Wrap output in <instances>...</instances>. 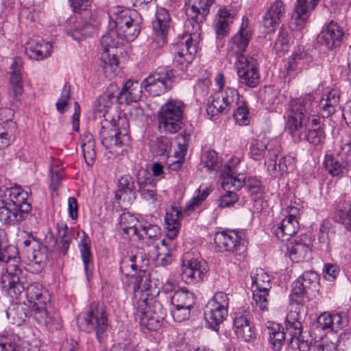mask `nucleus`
Wrapping results in <instances>:
<instances>
[{
  "label": "nucleus",
  "mask_w": 351,
  "mask_h": 351,
  "mask_svg": "<svg viewBox=\"0 0 351 351\" xmlns=\"http://www.w3.org/2000/svg\"><path fill=\"white\" fill-rule=\"evenodd\" d=\"M215 0H186L187 21L184 25L185 36L171 47L173 63L179 70L188 75V70L195 58L201 34V24L205 21L210 7Z\"/></svg>",
  "instance_id": "obj_1"
},
{
  "label": "nucleus",
  "mask_w": 351,
  "mask_h": 351,
  "mask_svg": "<svg viewBox=\"0 0 351 351\" xmlns=\"http://www.w3.org/2000/svg\"><path fill=\"white\" fill-rule=\"evenodd\" d=\"M315 105L311 95H305L291 100L287 108V128L295 143L306 140L318 145L322 143L326 134L319 117L312 114Z\"/></svg>",
  "instance_id": "obj_2"
},
{
  "label": "nucleus",
  "mask_w": 351,
  "mask_h": 351,
  "mask_svg": "<svg viewBox=\"0 0 351 351\" xmlns=\"http://www.w3.org/2000/svg\"><path fill=\"white\" fill-rule=\"evenodd\" d=\"M27 197L20 186L0 189V221L8 225L24 221L32 210Z\"/></svg>",
  "instance_id": "obj_3"
},
{
  "label": "nucleus",
  "mask_w": 351,
  "mask_h": 351,
  "mask_svg": "<svg viewBox=\"0 0 351 351\" xmlns=\"http://www.w3.org/2000/svg\"><path fill=\"white\" fill-rule=\"evenodd\" d=\"M76 16V23L67 30V34L73 40L80 41L90 36L98 25L90 9L91 0H69Z\"/></svg>",
  "instance_id": "obj_4"
},
{
  "label": "nucleus",
  "mask_w": 351,
  "mask_h": 351,
  "mask_svg": "<svg viewBox=\"0 0 351 351\" xmlns=\"http://www.w3.org/2000/svg\"><path fill=\"white\" fill-rule=\"evenodd\" d=\"M143 19L136 11L123 10L109 16V26L114 27L127 40H134L141 29Z\"/></svg>",
  "instance_id": "obj_5"
},
{
  "label": "nucleus",
  "mask_w": 351,
  "mask_h": 351,
  "mask_svg": "<svg viewBox=\"0 0 351 351\" xmlns=\"http://www.w3.org/2000/svg\"><path fill=\"white\" fill-rule=\"evenodd\" d=\"M136 316L139 319L141 327L156 330L166 316V311L159 301L143 299L138 302Z\"/></svg>",
  "instance_id": "obj_6"
},
{
  "label": "nucleus",
  "mask_w": 351,
  "mask_h": 351,
  "mask_svg": "<svg viewBox=\"0 0 351 351\" xmlns=\"http://www.w3.org/2000/svg\"><path fill=\"white\" fill-rule=\"evenodd\" d=\"M1 282L3 287H8V293L12 299H19L25 293L28 284L27 271L21 265L10 264L5 267Z\"/></svg>",
  "instance_id": "obj_7"
},
{
  "label": "nucleus",
  "mask_w": 351,
  "mask_h": 351,
  "mask_svg": "<svg viewBox=\"0 0 351 351\" xmlns=\"http://www.w3.org/2000/svg\"><path fill=\"white\" fill-rule=\"evenodd\" d=\"M239 94L237 89L227 87L223 90L215 92L210 97L206 112L211 119L226 114L239 104Z\"/></svg>",
  "instance_id": "obj_8"
},
{
  "label": "nucleus",
  "mask_w": 351,
  "mask_h": 351,
  "mask_svg": "<svg viewBox=\"0 0 351 351\" xmlns=\"http://www.w3.org/2000/svg\"><path fill=\"white\" fill-rule=\"evenodd\" d=\"M229 298L224 292H217L204 308V318L208 326L218 331L220 324L228 315Z\"/></svg>",
  "instance_id": "obj_9"
},
{
  "label": "nucleus",
  "mask_w": 351,
  "mask_h": 351,
  "mask_svg": "<svg viewBox=\"0 0 351 351\" xmlns=\"http://www.w3.org/2000/svg\"><path fill=\"white\" fill-rule=\"evenodd\" d=\"M175 80L173 70L160 67L148 75L142 82L145 90L152 96H159L172 88Z\"/></svg>",
  "instance_id": "obj_10"
},
{
  "label": "nucleus",
  "mask_w": 351,
  "mask_h": 351,
  "mask_svg": "<svg viewBox=\"0 0 351 351\" xmlns=\"http://www.w3.org/2000/svg\"><path fill=\"white\" fill-rule=\"evenodd\" d=\"M80 324L86 332H95L98 341L101 342L108 326V318L103 306L95 303L91 304Z\"/></svg>",
  "instance_id": "obj_11"
},
{
  "label": "nucleus",
  "mask_w": 351,
  "mask_h": 351,
  "mask_svg": "<svg viewBox=\"0 0 351 351\" xmlns=\"http://www.w3.org/2000/svg\"><path fill=\"white\" fill-rule=\"evenodd\" d=\"M239 83L249 88L256 87L260 83L258 62L252 56H240L235 62Z\"/></svg>",
  "instance_id": "obj_12"
},
{
  "label": "nucleus",
  "mask_w": 351,
  "mask_h": 351,
  "mask_svg": "<svg viewBox=\"0 0 351 351\" xmlns=\"http://www.w3.org/2000/svg\"><path fill=\"white\" fill-rule=\"evenodd\" d=\"M100 137L102 145L110 149L112 147H121L127 145L130 137L125 129L121 130L114 121L104 119L101 121Z\"/></svg>",
  "instance_id": "obj_13"
},
{
  "label": "nucleus",
  "mask_w": 351,
  "mask_h": 351,
  "mask_svg": "<svg viewBox=\"0 0 351 351\" xmlns=\"http://www.w3.org/2000/svg\"><path fill=\"white\" fill-rule=\"evenodd\" d=\"M181 269L182 279L189 284L201 282L208 271L206 262L192 257L189 252L182 258Z\"/></svg>",
  "instance_id": "obj_14"
},
{
  "label": "nucleus",
  "mask_w": 351,
  "mask_h": 351,
  "mask_svg": "<svg viewBox=\"0 0 351 351\" xmlns=\"http://www.w3.org/2000/svg\"><path fill=\"white\" fill-rule=\"evenodd\" d=\"M256 273L251 276L253 291V300L260 310L265 311L268 309L269 291L271 287L269 276L263 269L256 270Z\"/></svg>",
  "instance_id": "obj_15"
},
{
  "label": "nucleus",
  "mask_w": 351,
  "mask_h": 351,
  "mask_svg": "<svg viewBox=\"0 0 351 351\" xmlns=\"http://www.w3.org/2000/svg\"><path fill=\"white\" fill-rule=\"evenodd\" d=\"M170 16L167 10L157 9L156 19L153 22V40L150 44L152 49H161L167 43V35L170 27Z\"/></svg>",
  "instance_id": "obj_16"
},
{
  "label": "nucleus",
  "mask_w": 351,
  "mask_h": 351,
  "mask_svg": "<svg viewBox=\"0 0 351 351\" xmlns=\"http://www.w3.org/2000/svg\"><path fill=\"white\" fill-rule=\"evenodd\" d=\"M241 159L232 158L224 166L222 186L224 189L239 190L244 184L245 176L240 171Z\"/></svg>",
  "instance_id": "obj_17"
},
{
  "label": "nucleus",
  "mask_w": 351,
  "mask_h": 351,
  "mask_svg": "<svg viewBox=\"0 0 351 351\" xmlns=\"http://www.w3.org/2000/svg\"><path fill=\"white\" fill-rule=\"evenodd\" d=\"M344 32L341 26L336 22L331 21L324 27L322 32L317 35V43L328 50H333L341 46L344 38Z\"/></svg>",
  "instance_id": "obj_18"
},
{
  "label": "nucleus",
  "mask_w": 351,
  "mask_h": 351,
  "mask_svg": "<svg viewBox=\"0 0 351 351\" xmlns=\"http://www.w3.org/2000/svg\"><path fill=\"white\" fill-rule=\"evenodd\" d=\"M252 38V31L248 27L247 19L243 18L242 23L237 33L232 37L228 43V51L230 56H235L237 60L240 56H244L245 51Z\"/></svg>",
  "instance_id": "obj_19"
},
{
  "label": "nucleus",
  "mask_w": 351,
  "mask_h": 351,
  "mask_svg": "<svg viewBox=\"0 0 351 351\" xmlns=\"http://www.w3.org/2000/svg\"><path fill=\"white\" fill-rule=\"evenodd\" d=\"M319 0H297L289 21L293 30L300 31L304 29L309 13L314 10Z\"/></svg>",
  "instance_id": "obj_20"
},
{
  "label": "nucleus",
  "mask_w": 351,
  "mask_h": 351,
  "mask_svg": "<svg viewBox=\"0 0 351 351\" xmlns=\"http://www.w3.org/2000/svg\"><path fill=\"white\" fill-rule=\"evenodd\" d=\"M286 13V5L282 0H276L265 12L262 21L264 33L269 34L274 31L276 25L281 23Z\"/></svg>",
  "instance_id": "obj_21"
},
{
  "label": "nucleus",
  "mask_w": 351,
  "mask_h": 351,
  "mask_svg": "<svg viewBox=\"0 0 351 351\" xmlns=\"http://www.w3.org/2000/svg\"><path fill=\"white\" fill-rule=\"evenodd\" d=\"M348 153L345 159L339 156H334L326 154L324 161L326 170L332 176H339L347 173L350 169L351 165V147L348 146Z\"/></svg>",
  "instance_id": "obj_22"
},
{
  "label": "nucleus",
  "mask_w": 351,
  "mask_h": 351,
  "mask_svg": "<svg viewBox=\"0 0 351 351\" xmlns=\"http://www.w3.org/2000/svg\"><path fill=\"white\" fill-rule=\"evenodd\" d=\"M251 314L248 312L236 313L233 326L238 338L249 342L255 338V332L251 324Z\"/></svg>",
  "instance_id": "obj_23"
},
{
  "label": "nucleus",
  "mask_w": 351,
  "mask_h": 351,
  "mask_svg": "<svg viewBox=\"0 0 351 351\" xmlns=\"http://www.w3.org/2000/svg\"><path fill=\"white\" fill-rule=\"evenodd\" d=\"M319 276L314 271L304 272L293 283L292 293L293 295L304 296L313 291L317 286Z\"/></svg>",
  "instance_id": "obj_24"
},
{
  "label": "nucleus",
  "mask_w": 351,
  "mask_h": 351,
  "mask_svg": "<svg viewBox=\"0 0 351 351\" xmlns=\"http://www.w3.org/2000/svg\"><path fill=\"white\" fill-rule=\"evenodd\" d=\"M138 191L141 197L150 204L158 200V195L155 189L154 179L145 170L139 171L137 176Z\"/></svg>",
  "instance_id": "obj_25"
},
{
  "label": "nucleus",
  "mask_w": 351,
  "mask_h": 351,
  "mask_svg": "<svg viewBox=\"0 0 351 351\" xmlns=\"http://www.w3.org/2000/svg\"><path fill=\"white\" fill-rule=\"evenodd\" d=\"M241 237L235 230H226L217 232L214 241L221 250L234 252L240 247Z\"/></svg>",
  "instance_id": "obj_26"
},
{
  "label": "nucleus",
  "mask_w": 351,
  "mask_h": 351,
  "mask_svg": "<svg viewBox=\"0 0 351 351\" xmlns=\"http://www.w3.org/2000/svg\"><path fill=\"white\" fill-rule=\"evenodd\" d=\"M21 60L19 58H15L11 64L10 69V82L12 86V92L10 95L16 101H20L19 97L23 93V86L22 84L21 77Z\"/></svg>",
  "instance_id": "obj_27"
},
{
  "label": "nucleus",
  "mask_w": 351,
  "mask_h": 351,
  "mask_svg": "<svg viewBox=\"0 0 351 351\" xmlns=\"http://www.w3.org/2000/svg\"><path fill=\"white\" fill-rule=\"evenodd\" d=\"M142 86L138 82L128 80L117 95V101L120 104L138 101L142 96Z\"/></svg>",
  "instance_id": "obj_28"
},
{
  "label": "nucleus",
  "mask_w": 351,
  "mask_h": 351,
  "mask_svg": "<svg viewBox=\"0 0 351 351\" xmlns=\"http://www.w3.org/2000/svg\"><path fill=\"white\" fill-rule=\"evenodd\" d=\"M25 296L32 306L45 305L49 302V294L38 282L29 283L25 288Z\"/></svg>",
  "instance_id": "obj_29"
},
{
  "label": "nucleus",
  "mask_w": 351,
  "mask_h": 351,
  "mask_svg": "<svg viewBox=\"0 0 351 351\" xmlns=\"http://www.w3.org/2000/svg\"><path fill=\"white\" fill-rule=\"evenodd\" d=\"M135 194L134 178L129 176H122L119 180L118 189L115 193L116 200L132 202L136 197Z\"/></svg>",
  "instance_id": "obj_30"
},
{
  "label": "nucleus",
  "mask_w": 351,
  "mask_h": 351,
  "mask_svg": "<svg viewBox=\"0 0 351 351\" xmlns=\"http://www.w3.org/2000/svg\"><path fill=\"white\" fill-rule=\"evenodd\" d=\"M81 258L84 265V269L88 281L93 276L94 270L93 256L90 251V240L84 234L78 244Z\"/></svg>",
  "instance_id": "obj_31"
},
{
  "label": "nucleus",
  "mask_w": 351,
  "mask_h": 351,
  "mask_svg": "<svg viewBox=\"0 0 351 351\" xmlns=\"http://www.w3.org/2000/svg\"><path fill=\"white\" fill-rule=\"evenodd\" d=\"M52 51V45L49 43L29 41L25 44V51L32 60H42L49 56Z\"/></svg>",
  "instance_id": "obj_32"
},
{
  "label": "nucleus",
  "mask_w": 351,
  "mask_h": 351,
  "mask_svg": "<svg viewBox=\"0 0 351 351\" xmlns=\"http://www.w3.org/2000/svg\"><path fill=\"white\" fill-rule=\"evenodd\" d=\"M125 37H123L122 35L114 29V27L110 28L108 25V32L101 38V45L104 49L103 58L105 56L109 55V50L117 48L120 45H124L126 42H128Z\"/></svg>",
  "instance_id": "obj_33"
},
{
  "label": "nucleus",
  "mask_w": 351,
  "mask_h": 351,
  "mask_svg": "<svg viewBox=\"0 0 351 351\" xmlns=\"http://www.w3.org/2000/svg\"><path fill=\"white\" fill-rule=\"evenodd\" d=\"M138 221L137 219L129 213H123L119 216L117 228L125 234L129 238L136 236L138 239L143 238V235L137 228Z\"/></svg>",
  "instance_id": "obj_34"
},
{
  "label": "nucleus",
  "mask_w": 351,
  "mask_h": 351,
  "mask_svg": "<svg viewBox=\"0 0 351 351\" xmlns=\"http://www.w3.org/2000/svg\"><path fill=\"white\" fill-rule=\"evenodd\" d=\"M233 19V14L226 8L219 10L213 25L217 37L223 38L228 34Z\"/></svg>",
  "instance_id": "obj_35"
},
{
  "label": "nucleus",
  "mask_w": 351,
  "mask_h": 351,
  "mask_svg": "<svg viewBox=\"0 0 351 351\" xmlns=\"http://www.w3.org/2000/svg\"><path fill=\"white\" fill-rule=\"evenodd\" d=\"M299 229V223L298 219H291L285 217L274 230V234L276 237L282 241H289Z\"/></svg>",
  "instance_id": "obj_36"
},
{
  "label": "nucleus",
  "mask_w": 351,
  "mask_h": 351,
  "mask_svg": "<svg viewBox=\"0 0 351 351\" xmlns=\"http://www.w3.org/2000/svg\"><path fill=\"white\" fill-rule=\"evenodd\" d=\"M267 330L273 350L280 351L285 341L283 327L275 322H268Z\"/></svg>",
  "instance_id": "obj_37"
},
{
  "label": "nucleus",
  "mask_w": 351,
  "mask_h": 351,
  "mask_svg": "<svg viewBox=\"0 0 351 351\" xmlns=\"http://www.w3.org/2000/svg\"><path fill=\"white\" fill-rule=\"evenodd\" d=\"M333 220L342 224L351 232V204L346 200L339 202L333 215Z\"/></svg>",
  "instance_id": "obj_38"
},
{
  "label": "nucleus",
  "mask_w": 351,
  "mask_h": 351,
  "mask_svg": "<svg viewBox=\"0 0 351 351\" xmlns=\"http://www.w3.org/2000/svg\"><path fill=\"white\" fill-rule=\"evenodd\" d=\"M339 96L337 90L328 92L319 103L320 114L322 118H328L335 112V106L339 104Z\"/></svg>",
  "instance_id": "obj_39"
},
{
  "label": "nucleus",
  "mask_w": 351,
  "mask_h": 351,
  "mask_svg": "<svg viewBox=\"0 0 351 351\" xmlns=\"http://www.w3.org/2000/svg\"><path fill=\"white\" fill-rule=\"evenodd\" d=\"M184 104L180 100L169 99L158 112V117H184Z\"/></svg>",
  "instance_id": "obj_40"
},
{
  "label": "nucleus",
  "mask_w": 351,
  "mask_h": 351,
  "mask_svg": "<svg viewBox=\"0 0 351 351\" xmlns=\"http://www.w3.org/2000/svg\"><path fill=\"white\" fill-rule=\"evenodd\" d=\"M195 297L193 292L181 288L176 291L171 297V304L176 308H192L195 304Z\"/></svg>",
  "instance_id": "obj_41"
},
{
  "label": "nucleus",
  "mask_w": 351,
  "mask_h": 351,
  "mask_svg": "<svg viewBox=\"0 0 351 351\" xmlns=\"http://www.w3.org/2000/svg\"><path fill=\"white\" fill-rule=\"evenodd\" d=\"M180 211L177 209H173L171 212L167 213L165 217V230L166 236L169 240L168 242L172 243L178 234L180 230V223L178 217Z\"/></svg>",
  "instance_id": "obj_42"
},
{
  "label": "nucleus",
  "mask_w": 351,
  "mask_h": 351,
  "mask_svg": "<svg viewBox=\"0 0 351 351\" xmlns=\"http://www.w3.org/2000/svg\"><path fill=\"white\" fill-rule=\"evenodd\" d=\"M158 128L165 134H175L184 126V117H158Z\"/></svg>",
  "instance_id": "obj_43"
},
{
  "label": "nucleus",
  "mask_w": 351,
  "mask_h": 351,
  "mask_svg": "<svg viewBox=\"0 0 351 351\" xmlns=\"http://www.w3.org/2000/svg\"><path fill=\"white\" fill-rule=\"evenodd\" d=\"M13 112L10 108L0 109V135L14 136L16 131V124L12 120Z\"/></svg>",
  "instance_id": "obj_44"
},
{
  "label": "nucleus",
  "mask_w": 351,
  "mask_h": 351,
  "mask_svg": "<svg viewBox=\"0 0 351 351\" xmlns=\"http://www.w3.org/2000/svg\"><path fill=\"white\" fill-rule=\"evenodd\" d=\"M6 315L12 324L22 325L27 317V309L23 304H14L6 311Z\"/></svg>",
  "instance_id": "obj_45"
},
{
  "label": "nucleus",
  "mask_w": 351,
  "mask_h": 351,
  "mask_svg": "<svg viewBox=\"0 0 351 351\" xmlns=\"http://www.w3.org/2000/svg\"><path fill=\"white\" fill-rule=\"evenodd\" d=\"M311 250L309 246L302 242H295L289 249V257L294 262H302L311 258Z\"/></svg>",
  "instance_id": "obj_46"
},
{
  "label": "nucleus",
  "mask_w": 351,
  "mask_h": 351,
  "mask_svg": "<svg viewBox=\"0 0 351 351\" xmlns=\"http://www.w3.org/2000/svg\"><path fill=\"white\" fill-rule=\"evenodd\" d=\"M34 318L40 326L53 329V317L47 311V304L32 306Z\"/></svg>",
  "instance_id": "obj_47"
},
{
  "label": "nucleus",
  "mask_w": 351,
  "mask_h": 351,
  "mask_svg": "<svg viewBox=\"0 0 351 351\" xmlns=\"http://www.w3.org/2000/svg\"><path fill=\"white\" fill-rule=\"evenodd\" d=\"M118 88L116 84H111L107 88L106 91L101 95L97 99L99 110L105 112L111 107L113 102L117 101V95H115Z\"/></svg>",
  "instance_id": "obj_48"
},
{
  "label": "nucleus",
  "mask_w": 351,
  "mask_h": 351,
  "mask_svg": "<svg viewBox=\"0 0 351 351\" xmlns=\"http://www.w3.org/2000/svg\"><path fill=\"white\" fill-rule=\"evenodd\" d=\"M268 145L269 139L265 137L252 140L250 146V157L256 160H261L265 156Z\"/></svg>",
  "instance_id": "obj_49"
},
{
  "label": "nucleus",
  "mask_w": 351,
  "mask_h": 351,
  "mask_svg": "<svg viewBox=\"0 0 351 351\" xmlns=\"http://www.w3.org/2000/svg\"><path fill=\"white\" fill-rule=\"evenodd\" d=\"M210 193L208 187L202 188V186L196 191L195 195L186 203L185 212L190 214L191 211L194 210L199 206L202 202L207 198Z\"/></svg>",
  "instance_id": "obj_50"
},
{
  "label": "nucleus",
  "mask_w": 351,
  "mask_h": 351,
  "mask_svg": "<svg viewBox=\"0 0 351 351\" xmlns=\"http://www.w3.org/2000/svg\"><path fill=\"white\" fill-rule=\"evenodd\" d=\"M285 326L290 332L291 337H296L303 334L302 324L299 320V315L296 312H290L285 320Z\"/></svg>",
  "instance_id": "obj_51"
},
{
  "label": "nucleus",
  "mask_w": 351,
  "mask_h": 351,
  "mask_svg": "<svg viewBox=\"0 0 351 351\" xmlns=\"http://www.w3.org/2000/svg\"><path fill=\"white\" fill-rule=\"evenodd\" d=\"M130 286L134 293L137 292L138 290L141 291H147L151 287V280L149 274L146 271L142 274H137V275L130 281Z\"/></svg>",
  "instance_id": "obj_52"
},
{
  "label": "nucleus",
  "mask_w": 351,
  "mask_h": 351,
  "mask_svg": "<svg viewBox=\"0 0 351 351\" xmlns=\"http://www.w3.org/2000/svg\"><path fill=\"white\" fill-rule=\"evenodd\" d=\"M236 110L233 113V117L237 123L239 125H247L250 124V117L249 110L243 101H239L236 106Z\"/></svg>",
  "instance_id": "obj_53"
},
{
  "label": "nucleus",
  "mask_w": 351,
  "mask_h": 351,
  "mask_svg": "<svg viewBox=\"0 0 351 351\" xmlns=\"http://www.w3.org/2000/svg\"><path fill=\"white\" fill-rule=\"evenodd\" d=\"M332 226V223L329 219H324L319 228L317 239L322 247L328 250L330 246L329 232Z\"/></svg>",
  "instance_id": "obj_54"
},
{
  "label": "nucleus",
  "mask_w": 351,
  "mask_h": 351,
  "mask_svg": "<svg viewBox=\"0 0 351 351\" xmlns=\"http://www.w3.org/2000/svg\"><path fill=\"white\" fill-rule=\"evenodd\" d=\"M202 162L209 171H218L221 167V162L214 150L206 151L202 156Z\"/></svg>",
  "instance_id": "obj_55"
},
{
  "label": "nucleus",
  "mask_w": 351,
  "mask_h": 351,
  "mask_svg": "<svg viewBox=\"0 0 351 351\" xmlns=\"http://www.w3.org/2000/svg\"><path fill=\"white\" fill-rule=\"evenodd\" d=\"M46 246L40 245L38 242H36V245H34V250L29 255V260L38 265H42L49 258Z\"/></svg>",
  "instance_id": "obj_56"
},
{
  "label": "nucleus",
  "mask_w": 351,
  "mask_h": 351,
  "mask_svg": "<svg viewBox=\"0 0 351 351\" xmlns=\"http://www.w3.org/2000/svg\"><path fill=\"white\" fill-rule=\"evenodd\" d=\"M58 232L59 234L61 237L60 245L58 247L59 252L63 256H66L67 254L70 244L72 241L71 234L69 232V228L66 226V225H65L64 227L61 228H59Z\"/></svg>",
  "instance_id": "obj_57"
},
{
  "label": "nucleus",
  "mask_w": 351,
  "mask_h": 351,
  "mask_svg": "<svg viewBox=\"0 0 351 351\" xmlns=\"http://www.w3.org/2000/svg\"><path fill=\"white\" fill-rule=\"evenodd\" d=\"M140 232L143 235V239L145 237L150 241L157 240L160 236V228L158 226L145 222L141 225Z\"/></svg>",
  "instance_id": "obj_58"
},
{
  "label": "nucleus",
  "mask_w": 351,
  "mask_h": 351,
  "mask_svg": "<svg viewBox=\"0 0 351 351\" xmlns=\"http://www.w3.org/2000/svg\"><path fill=\"white\" fill-rule=\"evenodd\" d=\"M289 344L293 349L308 351L311 346V341L309 340L308 335L302 334L296 337H291Z\"/></svg>",
  "instance_id": "obj_59"
},
{
  "label": "nucleus",
  "mask_w": 351,
  "mask_h": 351,
  "mask_svg": "<svg viewBox=\"0 0 351 351\" xmlns=\"http://www.w3.org/2000/svg\"><path fill=\"white\" fill-rule=\"evenodd\" d=\"M349 319L346 312L332 314V331L337 332L348 324Z\"/></svg>",
  "instance_id": "obj_60"
},
{
  "label": "nucleus",
  "mask_w": 351,
  "mask_h": 351,
  "mask_svg": "<svg viewBox=\"0 0 351 351\" xmlns=\"http://www.w3.org/2000/svg\"><path fill=\"white\" fill-rule=\"evenodd\" d=\"M244 185L252 196L259 197L263 192L261 182L256 177H250L247 181L245 180Z\"/></svg>",
  "instance_id": "obj_61"
},
{
  "label": "nucleus",
  "mask_w": 351,
  "mask_h": 351,
  "mask_svg": "<svg viewBox=\"0 0 351 351\" xmlns=\"http://www.w3.org/2000/svg\"><path fill=\"white\" fill-rule=\"evenodd\" d=\"M227 192L221 197L219 201V206L228 208L233 206L239 200V195L234 189H226Z\"/></svg>",
  "instance_id": "obj_62"
},
{
  "label": "nucleus",
  "mask_w": 351,
  "mask_h": 351,
  "mask_svg": "<svg viewBox=\"0 0 351 351\" xmlns=\"http://www.w3.org/2000/svg\"><path fill=\"white\" fill-rule=\"evenodd\" d=\"M121 271L127 278H130L131 281L137 275L136 265L133 263V261L130 257L128 259H124L121 263Z\"/></svg>",
  "instance_id": "obj_63"
},
{
  "label": "nucleus",
  "mask_w": 351,
  "mask_h": 351,
  "mask_svg": "<svg viewBox=\"0 0 351 351\" xmlns=\"http://www.w3.org/2000/svg\"><path fill=\"white\" fill-rule=\"evenodd\" d=\"M81 147L86 165L91 167L94 164L96 158L95 143L82 145Z\"/></svg>",
  "instance_id": "obj_64"
}]
</instances>
